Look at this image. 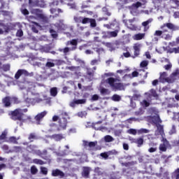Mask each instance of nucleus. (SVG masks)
<instances>
[{
  "instance_id": "f257e3e1",
  "label": "nucleus",
  "mask_w": 179,
  "mask_h": 179,
  "mask_svg": "<svg viewBox=\"0 0 179 179\" xmlns=\"http://www.w3.org/2000/svg\"><path fill=\"white\" fill-rule=\"evenodd\" d=\"M27 109H16L15 111L11 113V118L16 121L17 120V124L22 127L23 125V122H26L27 120H31V117L30 116H26L23 114V113H27Z\"/></svg>"
},
{
  "instance_id": "f03ea898",
  "label": "nucleus",
  "mask_w": 179,
  "mask_h": 179,
  "mask_svg": "<svg viewBox=\"0 0 179 179\" xmlns=\"http://www.w3.org/2000/svg\"><path fill=\"white\" fill-rule=\"evenodd\" d=\"M106 83H108L113 90H124V85L117 78H109L106 80Z\"/></svg>"
},
{
  "instance_id": "7ed1b4c3",
  "label": "nucleus",
  "mask_w": 179,
  "mask_h": 179,
  "mask_svg": "<svg viewBox=\"0 0 179 179\" xmlns=\"http://www.w3.org/2000/svg\"><path fill=\"white\" fill-rule=\"evenodd\" d=\"M68 113L66 112H63L59 116V129H66V124H68Z\"/></svg>"
},
{
  "instance_id": "20e7f679",
  "label": "nucleus",
  "mask_w": 179,
  "mask_h": 179,
  "mask_svg": "<svg viewBox=\"0 0 179 179\" xmlns=\"http://www.w3.org/2000/svg\"><path fill=\"white\" fill-rule=\"evenodd\" d=\"M150 111L151 113L153 111V113H152L150 116L152 122L156 124V127H157V125H160V124H162V120H160V117L159 116V114H157V110L153 108H151Z\"/></svg>"
},
{
  "instance_id": "39448f33",
  "label": "nucleus",
  "mask_w": 179,
  "mask_h": 179,
  "mask_svg": "<svg viewBox=\"0 0 179 179\" xmlns=\"http://www.w3.org/2000/svg\"><path fill=\"white\" fill-rule=\"evenodd\" d=\"M35 96H36L34 99L27 98V101L31 104H35V103H41V101L47 100V96L45 95L35 94Z\"/></svg>"
},
{
  "instance_id": "423d86ee",
  "label": "nucleus",
  "mask_w": 179,
  "mask_h": 179,
  "mask_svg": "<svg viewBox=\"0 0 179 179\" xmlns=\"http://www.w3.org/2000/svg\"><path fill=\"white\" fill-rule=\"evenodd\" d=\"M31 13L34 15L33 16H29V20L31 22L34 19L38 20V19H44V15L41 13V10L39 9H32L31 10Z\"/></svg>"
},
{
  "instance_id": "0eeeda50",
  "label": "nucleus",
  "mask_w": 179,
  "mask_h": 179,
  "mask_svg": "<svg viewBox=\"0 0 179 179\" xmlns=\"http://www.w3.org/2000/svg\"><path fill=\"white\" fill-rule=\"evenodd\" d=\"M64 24L60 22V24L56 23L55 24L47 25L48 29L50 30H52V31H59V30H62L64 29Z\"/></svg>"
},
{
  "instance_id": "6e6552de",
  "label": "nucleus",
  "mask_w": 179,
  "mask_h": 179,
  "mask_svg": "<svg viewBox=\"0 0 179 179\" xmlns=\"http://www.w3.org/2000/svg\"><path fill=\"white\" fill-rule=\"evenodd\" d=\"M160 136L162 139L165 138L164 136H166V135L164 134V129L162 125L157 124V130L155 132V136H156V138H159Z\"/></svg>"
},
{
  "instance_id": "1a4fd4ad",
  "label": "nucleus",
  "mask_w": 179,
  "mask_h": 179,
  "mask_svg": "<svg viewBox=\"0 0 179 179\" xmlns=\"http://www.w3.org/2000/svg\"><path fill=\"white\" fill-rule=\"evenodd\" d=\"M159 82H161V83H166V82L168 83H172L173 80L167 77L166 72H163L160 73Z\"/></svg>"
},
{
  "instance_id": "9d476101",
  "label": "nucleus",
  "mask_w": 179,
  "mask_h": 179,
  "mask_svg": "<svg viewBox=\"0 0 179 179\" xmlns=\"http://www.w3.org/2000/svg\"><path fill=\"white\" fill-rule=\"evenodd\" d=\"M132 78H136L138 75L142 76L143 75V79H146L148 78V72H145V70H138V71H134L132 73Z\"/></svg>"
},
{
  "instance_id": "9b49d317",
  "label": "nucleus",
  "mask_w": 179,
  "mask_h": 179,
  "mask_svg": "<svg viewBox=\"0 0 179 179\" xmlns=\"http://www.w3.org/2000/svg\"><path fill=\"white\" fill-rule=\"evenodd\" d=\"M124 22L125 23V26H127L128 29H130V30H136V26L134 24L133 20H124Z\"/></svg>"
},
{
  "instance_id": "f8f14e48",
  "label": "nucleus",
  "mask_w": 179,
  "mask_h": 179,
  "mask_svg": "<svg viewBox=\"0 0 179 179\" xmlns=\"http://www.w3.org/2000/svg\"><path fill=\"white\" fill-rule=\"evenodd\" d=\"M27 151L28 152H32L33 153H35L36 155H41V151L37 150V146L36 145H29L27 147Z\"/></svg>"
},
{
  "instance_id": "ddd939ff",
  "label": "nucleus",
  "mask_w": 179,
  "mask_h": 179,
  "mask_svg": "<svg viewBox=\"0 0 179 179\" xmlns=\"http://www.w3.org/2000/svg\"><path fill=\"white\" fill-rule=\"evenodd\" d=\"M162 142H164V143L160 144L159 150L161 152H166V150H167V145H169V141H167V139L166 138H164L162 139Z\"/></svg>"
},
{
  "instance_id": "4468645a",
  "label": "nucleus",
  "mask_w": 179,
  "mask_h": 179,
  "mask_svg": "<svg viewBox=\"0 0 179 179\" xmlns=\"http://www.w3.org/2000/svg\"><path fill=\"white\" fill-rule=\"evenodd\" d=\"M52 176L53 177H60V178H62V177H64L65 173L59 169H55L52 171Z\"/></svg>"
},
{
  "instance_id": "2eb2a0df",
  "label": "nucleus",
  "mask_w": 179,
  "mask_h": 179,
  "mask_svg": "<svg viewBox=\"0 0 179 179\" xmlns=\"http://www.w3.org/2000/svg\"><path fill=\"white\" fill-rule=\"evenodd\" d=\"M164 27H167L168 29H169L170 30H173V31L178 30V27H176L172 23L164 24V26L161 27V29H164Z\"/></svg>"
},
{
  "instance_id": "dca6fc26",
  "label": "nucleus",
  "mask_w": 179,
  "mask_h": 179,
  "mask_svg": "<svg viewBox=\"0 0 179 179\" xmlns=\"http://www.w3.org/2000/svg\"><path fill=\"white\" fill-rule=\"evenodd\" d=\"M45 115H47V111H43L41 113H38L36 117H35V120L37 121L36 124H38V125L40 124V121H41V120H43Z\"/></svg>"
},
{
  "instance_id": "f3484780",
  "label": "nucleus",
  "mask_w": 179,
  "mask_h": 179,
  "mask_svg": "<svg viewBox=\"0 0 179 179\" xmlns=\"http://www.w3.org/2000/svg\"><path fill=\"white\" fill-rule=\"evenodd\" d=\"M85 103H86V99H77V100H74L72 102L70 103V106L75 108V106H76V104H85Z\"/></svg>"
},
{
  "instance_id": "a211bd4d",
  "label": "nucleus",
  "mask_w": 179,
  "mask_h": 179,
  "mask_svg": "<svg viewBox=\"0 0 179 179\" xmlns=\"http://www.w3.org/2000/svg\"><path fill=\"white\" fill-rule=\"evenodd\" d=\"M49 138H50V139H54V141H56V142H58L62 141V139H64V137L62 134H54L50 136Z\"/></svg>"
},
{
  "instance_id": "6ab92c4d",
  "label": "nucleus",
  "mask_w": 179,
  "mask_h": 179,
  "mask_svg": "<svg viewBox=\"0 0 179 179\" xmlns=\"http://www.w3.org/2000/svg\"><path fill=\"white\" fill-rule=\"evenodd\" d=\"M89 174H90V167H84L83 170V177L85 178H89Z\"/></svg>"
},
{
  "instance_id": "aec40b11",
  "label": "nucleus",
  "mask_w": 179,
  "mask_h": 179,
  "mask_svg": "<svg viewBox=\"0 0 179 179\" xmlns=\"http://www.w3.org/2000/svg\"><path fill=\"white\" fill-rule=\"evenodd\" d=\"M151 22H153L152 19H149L148 20L142 22V26L144 27V31H148L149 30V24Z\"/></svg>"
},
{
  "instance_id": "412c9836",
  "label": "nucleus",
  "mask_w": 179,
  "mask_h": 179,
  "mask_svg": "<svg viewBox=\"0 0 179 179\" xmlns=\"http://www.w3.org/2000/svg\"><path fill=\"white\" fill-rule=\"evenodd\" d=\"M150 99H152V96H149L147 100L144 99L143 101L141 102V105L143 107H149L150 106Z\"/></svg>"
},
{
  "instance_id": "4be33fe9",
  "label": "nucleus",
  "mask_w": 179,
  "mask_h": 179,
  "mask_svg": "<svg viewBox=\"0 0 179 179\" xmlns=\"http://www.w3.org/2000/svg\"><path fill=\"white\" fill-rule=\"evenodd\" d=\"M171 80L172 82H174V80H176V79H178L179 78V70L176 69L171 76Z\"/></svg>"
},
{
  "instance_id": "5701e85b",
  "label": "nucleus",
  "mask_w": 179,
  "mask_h": 179,
  "mask_svg": "<svg viewBox=\"0 0 179 179\" xmlns=\"http://www.w3.org/2000/svg\"><path fill=\"white\" fill-rule=\"evenodd\" d=\"M115 26L117 28L120 27V24H118L115 20L110 24H104V27H107V29H114Z\"/></svg>"
},
{
  "instance_id": "b1692460",
  "label": "nucleus",
  "mask_w": 179,
  "mask_h": 179,
  "mask_svg": "<svg viewBox=\"0 0 179 179\" xmlns=\"http://www.w3.org/2000/svg\"><path fill=\"white\" fill-rule=\"evenodd\" d=\"M115 29H116L115 31L108 32V36H110V37H117V36H118V31H119L118 29H120V27H115Z\"/></svg>"
},
{
  "instance_id": "393cba45",
  "label": "nucleus",
  "mask_w": 179,
  "mask_h": 179,
  "mask_svg": "<svg viewBox=\"0 0 179 179\" xmlns=\"http://www.w3.org/2000/svg\"><path fill=\"white\" fill-rule=\"evenodd\" d=\"M3 103L4 104L5 107H9V106H10V97L6 96V98L3 99Z\"/></svg>"
},
{
  "instance_id": "a878e982",
  "label": "nucleus",
  "mask_w": 179,
  "mask_h": 179,
  "mask_svg": "<svg viewBox=\"0 0 179 179\" xmlns=\"http://www.w3.org/2000/svg\"><path fill=\"white\" fill-rule=\"evenodd\" d=\"M50 96H52V97L57 96L58 94V89L57 87H52L50 90Z\"/></svg>"
},
{
  "instance_id": "bb28decb",
  "label": "nucleus",
  "mask_w": 179,
  "mask_h": 179,
  "mask_svg": "<svg viewBox=\"0 0 179 179\" xmlns=\"http://www.w3.org/2000/svg\"><path fill=\"white\" fill-rule=\"evenodd\" d=\"M143 137H139L138 138H136V143L138 146V148H141V146H142V145H143Z\"/></svg>"
},
{
  "instance_id": "cd10ccee",
  "label": "nucleus",
  "mask_w": 179,
  "mask_h": 179,
  "mask_svg": "<svg viewBox=\"0 0 179 179\" xmlns=\"http://www.w3.org/2000/svg\"><path fill=\"white\" fill-rule=\"evenodd\" d=\"M20 72H21V74L24 76H33L34 75L33 72L29 73V71L25 69H20Z\"/></svg>"
},
{
  "instance_id": "c85d7f7f",
  "label": "nucleus",
  "mask_w": 179,
  "mask_h": 179,
  "mask_svg": "<svg viewBox=\"0 0 179 179\" xmlns=\"http://www.w3.org/2000/svg\"><path fill=\"white\" fill-rule=\"evenodd\" d=\"M75 50H76V46L73 47L72 48H65L64 49H60L59 51H63V52L64 54H66L67 52H69L70 51H75Z\"/></svg>"
},
{
  "instance_id": "c756f323",
  "label": "nucleus",
  "mask_w": 179,
  "mask_h": 179,
  "mask_svg": "<svg viewBox=\"0 0 179 179\" xmlns=\"http://www.w3.org/2000/svg\"><path fill=\"white\" fill-rule=\"evenodd\" d=\"M145 37V34H135L134 36H133V38L134 40H142V38H144Z\"/></svg>"
},
{
  "instance_id": "7c9ffc66",
  "label": "nucleus",
  "mask_w": 179,
  "mask_h": 179,
  "mask_svg": "<svg viewBox=\"0 0 179 179\" xmlns=\"http://www.w3.org/2000/svg\"><path fill=\"white\" fill-rule=\"evenodd\" d=\"M66 45H74L73 47H76V45H78V39L67 41Z\"/></svg>"
},
{
  "instance_id": "2f4dec72",
  "label": "nucleus",
  "mask_w": 179,
  "mask_h": 179,
  "mask_svg": "<svg viewBox=\"0 0 179 179\" xmlns=\"http://www.w3.org/2000/svg\"><path fill=\"white\" fill-rule=\"evenodd\" d=\"M150 132V130L148 129H140L137 130V134L138 135H142V134H149Z\"/></svg>"
},
{
  "instance_id": "473e14b6",
  "label": "nucleus",
  "mask_w": 179,
  "mask_h": 179,
  "mask_svg": "<svg viewBox=\"0 0 179 179\" xmlns=\"http://www.w3.org/2000/svg\"><path fill=\"white\" fill-rule=\"evenodd\" d=\"M103 139L106 143L114 142V138L110 135L105 136Z\"/></svg>"
},
{
  "instance_id": "72a5a7b5",
  "label": "nucleus",
  "mask_w": 179,
  "mask_h": 179,
  "mask_svg": "<svg viewBox=\"0 0 179 179\" xmlns=\"http://www.w3.org/2000/svg\"><path fill=\"white\" fill-rule=\"evenodd\" d=\"M111 100H113V101H121V96L118 94H114L111 97Z\"/></svg>"
},
{
  "instance_id": "f704fd0d",
  "label": "nucleus",
  "mask_w": 179,
  "mask_h": 179,
  "mask_svg": "<svg viewBox=\"0 0 179 179\" xmlns=\"http://www.w3.org/2000/svg\"><path fill=\"white\" fill-rule=\"evenodd\" d=\"M127 134H129L130 135H136L138 134V130L135 129H129L127 130Z\"/></svg>"
},
{
  "instance_id": "c9c22d12",
  "label": "nucleus",
  "mask_w": 179,
  "mask_h": 179,
  "mask_svg": "<svg viewBox=\"0 0 179 179\" xmlns=\"http://www.w3.org/2000/svg\"><path fill=\"white\" fill-rule=\"evenodd\" d=\"M49 31L53 38H57V37H58V31H52V30H50Z\"/></svg>"
},
{
  "instance_id": "e433bc0d",
  "label": "nucleus",
  "mask_w": 179,
  "mask_h": 179,
  "mask_svg": "<svg viewBox=\"0 0 179 179\" xmlns=\"http://www.w3.org/2000/svg\"><path fill=\"white\" fill-rule=\"evenodd\" d=\"M29 3L30 6H36L38 3V0H29Z\"/></svg>"
},
{
  "instance_id": "4c0bfd02",
  "label": "nucleus",
  "mask_w": 179,
  "mask_h": 179,
  "mask_svg": "<svg viewBox=\"0 0 179 179\" xmlns=\"http://www.w3.org/2000/svg\"><path fill=\"white\" fill-rule=\"evenodd\" d=\"M33 163H34L35 164H40L41 166H43V164H45L43 160L38 159H33Z\"/></svg>"
},
{
  "instance_id": "58836bf2",
  "label": "nucleus",
  "mask_w": 179,
  "mask_h": 179,
  "mask_svg": "<svg viewBox=\"0 0 179 179\" xmlns=\"http://www.w3.org/2000/svg\"><path fill=\"white\" fill-rule=\"evenodd\" d=\"M165 31H167V30H164V31H159V30H157L155 31V32L154 33V36H163V34L165 32Z\"/></svg>"
},
{
  "instance_id": "ea45409f",
  "label": "nucleus",
  "mask_w": 179,
  "mask_h": 179,
  "mask_svg": "<svg viewBox=\"0 0 179 179\" xmlns=\"http://www.w3.org/2000/svg\"><path fill=\"white\" fill-rule=\"evenodd\" d=\"M41 173H42V174H43L44 176H47V174H48V169L41 166Z\"/></svg>"
},
{
  "instance_id": "a19ab883",
  "label": "nucleus",
  "mask_w": 179,
  "mask_h": 179,
  "mask_svg": "<svg viewBox=\"0 0 179 179\" xmlns=\"http://www.w3.org/2000/svg\"><path fill=\"white\" fill-rule=\"evenodd\" d=\"M38 172V169H37V167H36V166H32L31 167V174H37V173Z\"/></svg>"
},
{
  "instance_id": "79ce46f5",
  "label": "nucleus",
  "mask_w": 179,
  "mask_h": 179,
  "mask_svg": "<svg viewBox=\"0 0 179 179\" xmlns=\"http://www.w3.org/2000/svg\"><path fill=\"white\" fill-rule=\"evenodd\" d=\"M106 45L109 48V51H110V52H113V51H115V47L113 45V44L107 43Z\"/></svg>"
},
{
  "instance_id": "37998d69",
  "label": "nucleus",
  "mask_w": 179,
  "mask_h": 179,
  "mask_svg": "<svg viewBox=\"0 0 179 179\" xmlns=\"http://www.w3.org/2000/svg\"><path fill=\"white\" fill-rule=\"evenodd\" d=\"M162 38H164V40H171V36L169 34H166L164 33L162 36Z\"/></svg>"
},
{
  "instance_id": "c03bdc74",
  "label": "nucleus",
  "mask_w": 179,
  "mask_h": 179,
  "mask_svg": "<svg viewBox=\"0 0 179 179\" xmlns=\"http://www.w3.org/2000/svg\"><path fill=\"white\" fill-rule=\"evenodd\" d=\"M6 135H8V130H4L3 131V133L1 134V135L0 136V139H5V138H6Z\"/></svg>"
},
{
  "instance_id": "a18cd8bd",
  "label": "nucleus",
  "mask_w": 179,
  "mask_h": 179,
  "mask_svg": "<svg viewBox=\"0 0 179 179\" xmlns=\"http://www.w3.org/2000/svg\"><path fill=\"white\" fill-rule=\"evenodd\" d=\"M90 20H91L90 18H87V17L82 18L81 23H83V24L90 23Z\"/></svg>"
},
{
  "instance_id": "49530a36",
  "label": "nucleus",
  "mask_w": 179,
  "mask_h": 179,
  "mask_svg": "<svg viewBox=\"0 0 179 179\" xmlns=\"http://www.w3.org/2000/svg\"><path fill=\"white\" fill-rule=\"evenodd\" d=\"M13 152H15V153H20L22 152V148L20 147H13Z\"/></svg>"
},
{
  "instance_id": "de8ad7c7",
  "label": "nucleus",
  "mask_w": 179,
  "mask_h": 179,
  "mask_svg": "<svg viewBox=\"0 0 179 179\" xmlns=\"http://www.w3.org/2000/svg\"><path fill=\"white\" fill-rule=\"evenodd\" d=\"M73 19L76 23H82V19H83L82 17L74 16Z\"/></svg>"
},
{
  "instance_id": "09e8293b",
  "label": "nucleus",
  "mask_w": 179,
  "mask_h": 179,
  "mask_svg": "<svg viewBox=\"0 0 179 179\" xmlns=\"http://www.w3.org/2000/svg\"><path fill=\"white\" fill-rule=\"evenodd\" d=\"M28 139H29V141H33V139H37V136H36V134L31 133V134H29Z\"/></svg>"
},
{
  "instance_id": "8fccbe9b",
  "label": "nucleus",
  "mask_w": 179,
  "mask_h": 179,
  "mask_svg": "<svg viewBox=\"0 0 179 179\" xmlns=\"http://www.w3.org/2000/svg\"><path fill=\"white\" fill-rule=\"evenodd\" d=\"M148 64L149 62L144 60L140 64V66H141V68H145V66H148Z\"/></svg>"
},
{
  "instance_id": "3c124183",
  "label": "nucleus",
  "mask_w": 179,
  "mask_h": 179,
  "mask_svg": "<svg viewBox=\"0 0 179 179\" xmlns=\"http://www.w3.org/2000/svg\"><path fill=\"white\" fill-rule=\"evenodd\" d=\"M34 50H36V51H38V50H43V46L41 45L40 44L38 43H36L35 45V48H34Z\"/></svg>"
},
{
  "instance_id": "603ef678",
  "label": "nucleus",
  "mask_w": 179,
  "mask_h": 179,
  "mask_svg": "<svg viewBox=\"0 0 179 179\" xmlns=\"http://www.w3.org/2000/svg\"><path fill=\"white\" fill-rule=\"evenodd\" d=\"M10 69V65H9V64L3 65V70L5 72H7V71H9Z\"/></svg>"
},
{
  "instance_id": "864d4df0",
  "label": "nucleus",
  "mask_w": 179,
  "mask_h": 179,
  "mask_svg": "<svg viewBox=\"0 0 179 179\" xmlns=\"http://www.w3.org/2000/svg\"><path fill=\"white\" fill-rule=\"evenodd\" d=\"M45 66H47V68H54V66H55V64L50 62H48L45 64Z\"/></svg>"
},
{
  "instance_id": "5fc2aeb1",
  "label": "nucleus",
  "mask_w": 179,
  "mask_h": 179,
  "mask_svg": "<svg viewBox=\"0 0 179 179\" xmlns=\"http://www.w3.org/2000/svg\"><path fill=\"white\" fill-rule=\"evenodd\" d=\"M90 26L91 27H96V20L94 19H91L90 21Z\"/></svg>"
},
{
  "instance_id": "6e6d98bb",
  "label": "nucleus",
  "mask_w": 179,
  "mask_h": 179,
  "mask_svg": "<svg viewBox=\"0 0 179 179\" xmlns=\"http://www.w3.org/2000/svg\"><path fill=\"white\" fill-rule=\"evenodd\" d=\"M17 139L19 138H16L15 137H10L9 138V142H11V143H17Z\"/></svg>"
},
{
  "instance_id": "4d7b16f0",
  "label": "nucleus",
  "mask_w": 179,
  "mask_h": 179,
  "mask_svg": "<svg viewBox=\"0 0 179 179\" xmlns=\"http://www.w3.org/2000/svg\"><path fill=\"white\" fill-rule=\"evenodd\" d=\"M10 101H11V103H19V101L17 100V98L13 96V97H10Z\"/></svg>"
},
{
  "instance_id": "13d9d810",
  "label": "nucleus",
  "mask_w": 179,
  "mask_h": 179,
  "mask_svg": "<svg viewBox=\"0 0 179 179\" xmlns=\"http://www.w3.org/2000/svg\"><path fill=\"white\" fill-rule=\"evenodd\" d=\"M99 97H100V96H99V95H97V94H94V95L92 96L91 100H92V101H97V100H99Z\"/></svg>"
},
{
  "instance_id": "bf43d9fd",
  "label": "nucleus",
  "mask_w": 179,
  "mask_h": 179,
  "mask_svg": "<svg viewBox=\"0 0 179 179\" xmlns=\"http://www.w3.org/2000/svg\"><path fill=\"white\" fill-rule=\"evenodd\" d=\"M150 96H152L153 97L157 96V93H156V90H150Z\"/></svg>"
},
{
  "instance_id": "052dcab7",
  "label": "nucleus",
  "mask_w": 179,
  "mask_h": 179,
  "mask_svg": "<svg viewBox=\"0 0 179 179\" xmlns=\"http://www.w3.org/2000/svg\"><path fill=\"white\" fill-rule=\"evenodd\" d=\"M134 51H140V50H141V44H135L134 45Z\"/></svg>"
},
{
  "instance_id": "680f3d73",
  "label": "nucleus",
  "mask_w": 179,
  "mask_h": 179,
  "mask_svg": "<svg viewBox=\"0 0 179 179\" xmlns=\"http://www.w3.org/2000/svg\"><path fill=\"white\" fill-rule=\"evenodd\" d=\"M96 145H97V141H94V142H90L88 143V146L90 148H94V146H96Z\"/></svg>"
},
{
  "instance_id": "e2e57ef3",
  "label": "nucleus",
  "mask_w": 179,
  "mask_h": 179,
  "mask_svg": "<svg viewBox=\"0 0 179 179\" xmlns=\"http://www.w3.org/2000/svg\"><path fill=\"white\" fill-rule=\"evenodd\" d=\"M17 37H22L23 36V31L22 29H19L16 33Z\"/></svg>"
},
{
  "instance_id": "0e129e2a",
  "label": "nucleus",
  "mask_w": 179,
  "mask_h": 179,
  "mask_svg": "<svg viewBox=\"0 0 179 179\" xmlns=\"http://www.w3.org/2000/svg\"><path fill=\"white\" fill-rule=\"evenodd\" d=\"M20 76H22V73L20 72V70H18L15 75V79H19V78H20Z\"/></svg>"
},
{
  "instance_id": "69168bd1",
  "label": "nucleus",
  "mask_w": 179,
  "mask_h": 179,
  "mask_svg": "<svg viewBox=\"0 0 179 179\" xmlns=\"http://www.w3.org/2000/svg\"><path fill=\"white\" fill-rule=\"evenodd\" d=\"M101 94H108V90L106 88H101Z\"/></svg>"
},
{
  "instance_id": "338daca9",
  "label": "nucleus",
  "mask_w": 179,
  "mask_h": 179,
  "mask_svg": "<svg viewBox=\"0 0 179 179\" xmlns=\"http://www.w3.org/2000/svg\"><path fill=\"white\" fill-rule=\"evenodd\" d=\"M176 126L173 125L172 126V129H171V131H169L170 135H173V134H176Z\"/></svg>"
},
{
  "instance_id": "774afa93",
  "label": "nucleus",
  "mask_w": 179,
  "mask_h": 179,
  "mask_svg": "<svg viewBox=\"0 0 179 179\" xmlns=\"http://www.w3.org/2000/svg\"><path fill=\"white\" fill-rule=\"evenodd\" d=\"M171 52H175V54H179V48H173L171 49Z\"/></svg>"
}]
</instances>
